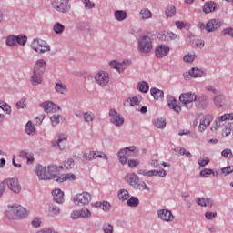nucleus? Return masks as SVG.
Instances as JSON below:
<instances>
[{
  "label": "nucleus",
  "mask_w": 233,
  "mask_h": 233,
  "mask_svg": "<svg viewBox=\"0 0 233 233\" xmlns=\"http://www.w3.org/2000/svg\"><path fill=\"white\" fill-rule=\"evenodd\" d=\"M228 121H233V113H227L217 117L211 126V130L215 131L218 130V128L224 127L222 129V136L228 137L233 131V122L228 123Z\"/></svg>",
  "instance_id": "1"
},
{
  "label": "nucleus",
  "mask_w": 233,
  "mask_h": 233,
  "mask_svg": "<svg viewBox=\"0 0 233 233\" xmlns=\"http://www.w3.org/2000/svg\"><path fill=\"white\" fill-rule=\"evenodd\" d=\"M8 219H23L26 218V208L20 205L9 206V209L5 212Z\"/></svg>",
  "instance_id": "2"
},
{
  "label": "nucleus",
  "mask_w": 233,
  "mask_h": 233,
  "mask_svg": "<svg viewBox=\"0 0 233 233\" xmlns=\"http://www.w3.org/2000/svg\"><path fill=\"white\" fill-rule=\"evenodd\" d=\"M179 101L187 110H192L194 103L198 101V95L192 92L183 93L179 96Z\"/></svg>",
  "instance_id": "3"
},
{
  "label": "nucleus",
  "mask_w": 233,
  "mask_h": 233,
  "mask_svg": "<svg viewBox=\"0 0 233 233\" xmlns=\"http://www.w3.org/2000/svg\"><path fill=\"white\" fill-rule=\"evenodd\" d=\"M90 201H92V195L86 191L78 193L74 197V203L77 207H86V205L90 204Z\"/></svg>",
  "instance_id": "4"
},
{
  "label": "nucleus",
  "mask_w": 233,
  "mask_h": 233,
  "mask_svg": "<svg viewBox=\"0 0 233 233\" xmlns=\"http://www.w3.org/2000/svg\"><path fill=\"white\" fill-rule=\"evenodd\" d=\"M31 47L35 52L38 54H45V52H50V46L44 40L35 39L31 43Z\"/></svg>",
  "instance_id": "5"
},
{
  "label": "nucleus",
  "mask_w": 233,
  "mask_h": 233,
  "mask_svg": "<svg viewBox=\"0 0 233 233\" xmlns=\"http://www.w3.org/2000/svg\"><path fill=\"white\" fill-rule=\"evenodd\" d=\"M136 147H126L118 152V157L121 165H127L128 157L136 156Z\"/></svg>",
  "instance_id": "6"
},
{
  "label": "nucleus",
  "mask_w": 233,
  "mask_h": 233,
  "mask_svg": "<svg viewBox=\"0 0 233 233\" xmlns=\"http://www.w3.org/2000/svg\"><path fill=\"white\" fill-rule=\"evenodd\" d=\"M152 39L149 36H142L138 40V50L140 52H144L145 54H147V52H150L152 50Z\"/></svg>",
  "instance_id": "7"
},
{
  "label": "nucleus",
  "mask_w": 233,
  "mask_h": 233,
  "mask_svg": "<svg viewBox=\"0 0 233 233\" xmlns=\"http://www.w3.org/2000/svg\"><path fill=\"white\" fill-rule=\"evenodd\" d=\"M95 81L99 86H106L110 81V76H108V73L105 71H98L95 75Z\"/></svg>",
  "instance_id": "8"
},
{
  "label": "nucleus",
  "mask_w": 233,
  "mask_h": 233,
  "mask_svg": "<svg viewBox=\"0 0 233 233\" xmlns=\"http://www.w3.org/2000/svg\"><path fill=\"white\" fill-rule=\"evenodd\" d=\"M63 170V166L57 167L55 165H51L47 167V176H50L48 177V180L53 179V181H56V183H59V179L61 176H57L58 172H61Z\"/></svg>",
  "instance_id": "9"
},
{
  "label": "nucleus",
  "mask_w": 233,
  "mask_h": 233,
  "mask_svg": "<svg viewBox=\"0 0 233 233\" xmlns=\"http://www.w3.org/2000/svg\"><path fill=\"white\" fill-rule=\"evenodd\" d=\"M4 183H5V187H8V188L15 192V194H19L21 192V185H19V180L17 178H8L4 180Z\"/></svg>",
  "instance_id": "10"
},
{
  "label": "nucleus",
  "mask_w": 233,
  "mask_h": 233,
  "mask_svg": "<svg viewBox=\"0 0 233 233\" xmlns=\"http://www.w3.org/2000/svg\"><path fill=\"white\" fill-rule=\"evenodd\" d=\"M52 6L57 12H62V14H65V12H68L70 10V4L68 3V0H61L60 2H52Z\"/></svg>",
  "instance_id": "11"
},
{
  "label": "nucleus",
  "mask_w": 233,
  "mask_h": 233,
  "mask_svg": "<svg viewBox=\"0 0 233 233\" xmlns=\"http://www.w3.org/2000/svg\"><path fill=\"white\" fill-rule=\"evenodd\" d=\"M137 174L140 176H147V177H152L154 176H159V177H165L167 176V171L165 169L157 170H150L147 171V169H139Z\"/></svg>",
  "instance_id": "12"
},
{
  "label": "nucleus",
  "mask_w": 233,
  "mask_h": 233,
  "mask_svg": "<svg viewBox=\"0 0 233 233\" xmlns=\"http://www.w3.org/2000/svg\"><path fill=\"white\" fill-rule=\"evenodd\" d=\"M109 116L111 123L116 127H121L125 123V119L115 109H110Z\"/></svg>",
  "instance_id": "13"
},
{
  "label": "nucleus",
  "mask_w": 233,
  "mask_h": 233,
  "mask_svg": "<svg viewBox=\"0 0 233 233\" xmlns=\"http://www.w3.org/2000/svg\"><path fill=\"white\" fill-rule=\"evenodd\" d=\"M167 103L171 110H174V112H176L177 114H179L181 112V106H179V102H177V100H176L173 96L169 95L167 96Z\"/></svg>",
  "instance_id": "14"
},
{
  "label": "nucleus",
  "mask_w": 233,
  "mask_h": 233,
  "mask_svg": "<svg viewBox=\"0 0 233 233\" xmlns=\"http://www.w3.org/2000/svg\"><path fill=\"white\" fill-rule=\"evenodd\" d=\"M128 65H130V60H125L122 63H118L117 61L113 60L109 63V66H111V68H115V70H117L119 74H121V72L126 70Z\"/></svg>",
  "instance_id": "15"
},
{
  "label": "nucleus",
  "mask_w": 233,
  "mask_h": 233,
  "mask_svg": "<svg viewBox=\"0 0 233 233\" xmlns=\"http://www.w3.org/2000/svg\"><path fill=\"white\" fill-rule=\"evenodd\" d=\"M221 21L218 19H211L206 24V32H216L218 28H221Z\"/></svg>",
  "instance_id": "16"
},
{
  "label": "nucleus",
  "mask_w": 233,
  "mask_h": 233,
  "mask_svg": "<svg viewBox=\"0 0 233 233\" xmlns=\"http://www.w3.org/2000/svg\"><path fill=\"white\" fill-rule=\"evenodd\" d=\"M125 181L130 185V187H133V188H137V184L139 183V177L136 175V173H128L125 177Z\"/></svg>",
  "instance_id": "17"
},
{
  "label": "nucleus",
  "mask_w": 233,
  "mask_h": 233,
  "mask_svg": "<svg viewBox=\"0 0 233 233\" xmlns=\"http://www.w3.org/2000/svg\"><path fill=\"white\" fill-rule=\"evenodd\" d=\"M35 174L40 180L46 181L50 177V175H48V171L46 167H44L42 166H37L35 168Z\"/></svg>",
  "instance_id": "18"
},
{
  "label": "nucleus",
  "mask_w": 233,
  "mask_h": 233,
  "mask_svg": "<svg viewBox=\"0 0 233 233\" xmlns=\"http://www.w3.org/2000/svg\"><path fill=\"white\" fill-rule=\"evenodd\" d=\"M158 218L162 219V221L170 222L174 219V215H172V211L168 209H160L158 210Z\"/></svg>",
  "instance_id": "19"
},
{
  "label": "nucleus",
  "mask_w": 233,
  "mask_h": 233,
  "mask_svg": "<svg viewBox=\"0 0 233 233\" xmlns=\"http://www.w3.org/2000/svg\"><path fill=\"white\" fill-rule=\"evenodd\" d=\"M211 122H212L211 116H209V115L204 116L200 120V124L198 126V130L200 132H205V130H207V127H209Z\"/></svg>",
  "instance_id": "20"
},
{
  "label": "nucleus",
  "mask_w": 233,
  "mask_h": 233,
  "mask_svg": "<svg viewBox=\"0 0 233 233\" xmlns=\"http://www.w3.org/2000/svg\"><path fill=\"white\" fill-rule=\"evenodd\" d=\"M40 106H42V108H44L45 112H57V110H61V108L59 107V106L52 103V102H45L43 104L40 105Z\"/></svg>",
  "instance_id": "21"
},
{
  "label": "nucleus",
  "mask_w": 233,
  "mask_h": 233,
  "mask_svg": "<svg viewBox=\"0 0 233 233\" xmlns=\"http://www.w3.org/2000/svg\"><path fill=\"white\" fill-rule=\"evenodd\" d=\"M170 52V47L165 45H160L156 48L155 54L157 57H165Z\"/></svg>",
  "instance_id": "22"
},
{
  "label": "nucleus",
  "mask_w": 233,
  "mask_h": 233,
  "mask_svg": "<svg viewBox=\"0 0 233 233\" xmlns=\"http://www.w3.org/2000/svg\"><path fill=\"white\" fill-rule=\"evenodd\" d=\"M187 76H191V77H204L205 73L199 68L193 67L188 73L184 74L185 79H188Z\"/></svg>",
  "instance_id": "23"
},
{
  "label": "nucleus",
  "mask_w": 233,
  "mask_h": 233,
  "mask_svg": "<svg viewBox=\"0 0 233 233\" xmlns=\"http://www.w3.org/2000/svg\"><path fill=\"white\" fill-rule=\"evenodd\" d=\"M46 62L43 59L38 60L34 67V74H43L45 72V66Z\"/></svg>",
  "instance_id": "24"
},
{
  "label": "nucleus",
  "mask_w": 233,
  "mask_h": 233,
  "mask_svg": "<svg viewBox=\"0 0 233 233\" xmlns=\"http://www.w3.org/2000/svg\"><path fill=\"white\" fill-rule=\"evenodd\" d=\"M52 195L54 201H56V203H63V201H65V194L60 189H55L52 192Z\"/></svg>",
  "instance_id": "25"
},
{
  "label": "nucleus",
  "mask_w": 233,
  "mask_h": 233,
  "mask_svg": "<svg viewBox=\"0 0 233 233\" xmlns=\"http://www.w3.org/2000/svg\"><path fill=\"white\" fill-rule=\"evenodd\" d=\"M19 157L22 159H27V165H32V163H34V155L28 151H20Z\"/></svg>",
  "instance_id": "26"
},
{
  "label": "nucleus",
  "mask_w": 233,
  "mask_h": 233,
  "mask_svg": "<svg viewBox=\"0 0 233 233\" xmlns=\"http://www.w3.org/2000/svg\"><path fill=\"white\" fill-rule=\"evenodd\" d=\"M150 93L156 101H161L165 97V93L157 88H151Z\"/></svg>",
  "instance_id": "27"
},
{
  "label": "nucleus",
  "mask_w": 233,
  "mask_h": 233,
  "mask_svg": "<svg viewBox=\"0 0 233 233\" xmlns=\"http://www.w3.org/2000/svg\"><path fill=\"white\" fill-rule=\"evenodd\" d=\"M67 137L66 134H61L58 136V141L53 144V147L55 148H60V150H65V145L61 146L62 141H66Z\"/></svg>",
  "instance_id": "28"
},
{
  "label": "nucleus",
  "mask_w": 233,
  "mask_h": 233,
  "mask_svg": "<svg viewBox=\"0 0 233 233\" xmlns=\"http://www.w3.org/2000/svg\"><path fill=\"white\" fill-rule=\"evenodd\" d=\"M65 181H76V176L73 173L61 175L58 183H65Z\"/></svg>",
  "instance_id": "29"
},
{
  "label": "nucleus",
  "mask_w": 233,
  "mask_h": 233,
  "mask_svg": "<svg viewBox=\"0 0 233 233\" xmlns=\"http://www.w3.org/2000/svg\"><path fill=\"white\" fill-rule=\"evenodd\" d=\"M214 10H216V3L214 2L206 3L203 6L204 14H211Z\"/></svg>",
  "instance_id": "30"
},
{
  "label": "nucleus",
  "mask_w": 233,
  "mask_h": 233,
  "mask_svg": "<svg viewBox=\"0 0 233 233\" xmlns=\"http://www.w3.org/2000/svg\"><path fill=\"white\" fill-rule=\"evenodd\" d=\"M197 203L200 207H210V208H212V206L214 205L212 203V200H210V198H198Z\"/></svg>",
  "instance_id": "31"
},
{
  "label": "nucleus",
  "mask_w": 233,
  "mask_h": 233,
  "mask_svg": "<svg viewBox=\"0 0 233 233\" xmlns=\"http://www.w3.org/2000/svg\"><path fill=\"white\" fill-rule=\"evenodd\" d=\"M136 105H139V98H137V96H134L132 98H127L124 102L125 106H136Z\"/></svg>",
  "instance_id": "32"
},
{
  "label": "nucleus",
  "mask_w": 233,
  "mask_h": 233,
  "mask_svg": "<svg viewBox=\"0 0 233 233\" xmlns=\"http://www.w3.org/2000/svg\"><path fill=\"white\" fill-rule=\"evenodd\" d=\"M118 198L120 201H127L130 198V193L126 189H120L118 191Z\"/></svg>",
  "instance_id": "33"
},
{
  "label": "nucleus",
  "mask_w": 233,
  "mask_h": 233,
  "mask_svg": "<svg viewBox=\"0 0 233 233\" xmlns=\"http://www.w3.org/2000/svg\"><path fill=\"white\" fill-rule=\"evenodd\" d=\"M20 38H17L15 35H9L6 38V45L7 46H15L17 45V40Z\"/></svg>",
  "instance_id": "34"
},
{
  "label": "nucleus",
  "mask_w": 233,
  "mask_h": 233,
  "mask_svg": "<svg viewBox=\"0 0 233 233\" xmlns=\"http://www.w3.org/2000/svg\"><path fill=\"white\" fill-rule=\"evenodd\" d=\"M140 19H150L152 17V12L148 9H142L139 13Z\"/></svg>",
  "instance_id": "35"
},
{
  "label": "nucleus",
  "mask_w": 233,
  "mask_h": 233,
  "mask_svg": "<svg viewBox=\"0 0 233 233\" xmlns=\"http://www.w3.org/2000/svg\"><path fill=\"white\" fill-rule=\"evenodd\" d=\"M53 30L55 34H63V32H65V25L59 22H56L53 26Z\"/></svg>",
  "instance_id": "36"
},
{
  "label": "nucleus",
  "mask_w": 233,
  "mask_h": 233,
  "mask_svg": "<svg viewBox=\"0 0 233 233\" xmlns=\"http://www.w3.org/2000/svg\"><path fill=\"white\" fill-rule=\"evenodd\" d=\"M214 103H215L216 106H218V108H221V106H223V105L225 103V97L223 96H217L214 98Z\"/></svg>",
  "instance_id": "37"
},
{
  "label": "nucleus",
  "mask_w": 233,
  "mask_h": 233,
  "mask_svg": "<svg viewBox=\"0 0 233 233\" xmlns=\"http://www.w3.org/2000/svg\"><path fill=\"white\" fill-rule=\"evenodd\" d=\"M47 212L49 216H57V214L60 212V209L57 206H49L47 208Z\"/></svg>",
  "instance_id": "38"
},
{
  "label": "nucleus",
  "mask_w": 233,
  "mask_h": 233,
  "mask_svg": "<svg viewBox=\"0 0 233 233\" xmlns=\"http://www.w3.org/2000/svg\"><path fill=\"white\" fill-rule=\"evenodd\" d=\"M115 17L117 21H125L127 19V12L125 11H116Z\"/></svg>",
  "instance_id": "39"
},
{
  "label": "nucleus",
  "mask_w": 233,
  "mask_h": 233,
  "mask_svg": "<svg viewBox=\"0 0 233 233\" xmlns=\"http://www.w3.org/2000/svg\"><path fill=\"white\" fill-rule=\"evenodd\" d=\"M25 132L26 134L30 135V134H35V126H34V124H32V122H27L26 126H25Z\"/></svg>",
  "instance_id": "40"
},
{
  "label": "nucleus",
  "mask_w": 233,
  "mask_h": 233,
  "mask_svg": "<svg viewBox=\"0 0 233 233\" xmlns=\"http://www.w3.org/2000/svg\"><path fill=\"white\" fill-rule=\"evenodd\" d=\"M137 88L140 92H143L144 94H146V92H148V84L147 82H140L137 85Z\"/></svg>",
  "instance_id": "41"
},
{
  "label": "nucleus",
  "mask_w": 233,
  "mask_h": 233,
  "mask_svg": "<svg viewBox=\"0 0 233 233\" xmlns=\"http://www.w3.org/2000/svg\"><path fill=\"white\" fill-rule=\"evenodd\" d=\"M166 15L167 17H173L176 15V7L174 5H169L166 9Z\"/></svg>",
  "instance_id": "42"
},
{
  "label": "nucleus",
  "mask_w": 233,
  "mask_h": 233,
  "mask_svg": "<svg viewBox=\"0 0 233 233\" xmlns=\"http://www.w3.org/2000/svg\"><path fill=\"white\" fill-rule=\"evenodd\" d=\"M154 125L157 128H165L167 122L163 118H158L155 120Z\"/></svg>",
  "instance_id": "43"
},
{
  "label": "nucleus",
  "mask_w": 233,
  "mask_h": 233,
  "mask_svg": "<svg viewBox=\"0 0 233 233\" xmlns=\"http://www.w3.org/2000/svg\"><path fill=\"white\" fill-rule=\"evenodd\" d=\"M96 154V151H90L85 154L84 157L86 159V161H92V159H96L97 157Z\"/></svg>",
  "instance_id": "44"
},
{
  "label": "nucleus",
  "mask_w": 233,
  "mask_h": 233,
  "mask_svg": "<svg viewBox=\"0 0 233 233\" xmlns=\"http://www.w3.org/2000/svg\"><path fill=\"white\" fill-rule=\"evenodd\" d=\"M16 44L17 45H22V46H25V45H26V42L28 41V38L25 35H19L18 36H16Z\"/></svg>",
  "instance_id": "45"
},
{
  "label": "nucleus",
  "mask_w": 233,
  "mask_h": 233,
  "mask_svg": "<svg viewBox=\"0 0 233 233\" xmlns=\"http://www.w3.org/2000/svg\"><path fill=\"white\" fill-rule=\"evenodd\" d=\"M55 90L58 92V94H63L66 92V86L63 85V83H58L56 85Z\"/></svg>",
  "instance_id": "46"
},
{
  "label": "nucleus",
  "mask_w": 233,
  "mask_h": 233,
  "mask_svg": "<svg viewBox=\"0 0 233 233\" xmlns=\"http://www.w3.org/2000/svg\"><path fill=\"white\" fill-rule=\"evenodd\" d=\"M41 74L42 73H38V74L34 73V75L32 76L33 85H39L41 83V79H42Z\"/></svg>",
  "instance_id": "47"
},
{
  "label": "nucleus",
  "mask_w": 233,
  "mask_h": 233,
  "mask_svg": "<svg viewBox=\"0 0 233 233\" xmlns=\"http://www.w3.org/2000/svg\"><path fill=\"white\" fill-rule=\"evenodd\" d=\"M128 207H137L139 205V199L136 197H131L130 199L127 200Z\"/></svg>",
  "instance_id": "48"
},
{
  "label": "nucleus",
  "mask_w": 233,
  "mask_h": 233,
  "mask_svg": "<svg viewBox=\"0 0 233 233\" xmlns=\"http://www.w3.org/2000/svg\"><path fill=\"white\" fill-rule=\"evenodd\" d=\"M84 120L86 123H90V121H94V113L92 112H86L83 114Z\"/></svg>",
  "instance_id": "49"
},
{
  "label": "nucleus",
  "mask_w": 233,
  "mask_h": 233,
  "mask_svg": "<svg viewBox=\"0 0 233 233\" xmlns=\"http://www.w3.org/2000/svg\"><path fill=\"white\" fill-rule=\"evenodd\" d=\"M0 108H2V110H4V112H6V114H10V112H12V107H10V106H8L6 102L1 101Z\"/></svg>",
  "instance_id": "50"
},
{
  "label": "nucleus",
  "mask_w": 233,
  "mask_h": 233,
  "mask_svg": "<svg viewBox=\"0 0 233 233\" xmlns=\"http://www.w3.org/2000/svg\"><path fill=\"white\" fill-rule=\"evenodd\" d=\"M195 103H198V106L199 105H205V103H207V96H205V95L197 96V100L195 101Z\"/></svg>",
  "instance_id": "51"
},
{
  "label": "nucleus",
  "mask_w": 233,
  "mask_h": 233,
  "mask_svg": "<svg viewBox=\"0 0 233 233\" xmlns=\"http://www.w3.org/2000/svg\"><path fill=\"white\" fill-rule=\"evenodd\" d=\"M74 160L69 158L64 162V168H66V170H70V168H74Z\"/></svg>",
  "instance_id": "52"
},
{
  "label": "nucleus",
  "mask_w": 233,
  "mask_h": 233,
  "mask_svg": "<svg viewBox=\"0 0 233 233\" xmlns=\"http://www.w3.org/2000/svg\"><path fill=\"white\" fill-rule=\"evenodd\" d=\"M104 233H114V227L108 223L103 225Z\"/></svg>",
  "instance_id": "53"
},
{
  "label": "nucleus",
  "mask_w": 233,
  "mask_h": 233,
  "mask_svg": "<svg viewBox=\"0 0 233 233\" xmlns=\"http://www.w3.org/2000/svg\"><path fill=\"white\" fill-rule=\"evenodd\" d=\"M50 119L53 127H57V125H59V115H53Z\"/></svg>",
  "instance_id": "54"
},
{
  "label": "nucleus",
  "mask_w": 233,
  "mask_h": 233,
  "mask_svg": "<svg viewBox=\"0 0 233 233\" xmlns=\"http://www.w3.org/2000/svg\"><path fill=\"white\" fill-rule=\"evenodd\" d=\"M128 167L129 168H136V167L139 166V160L137 159H130L128 160Z\"/></svg>",
  "instance_id": "55"
},
{
  "label": "nucleus",
  "mask_w": 233,
  "mask_h": 233,
  "mask_svg": "<svg viewBox=\"0 0 233 233\" xmlns=\"http://www.w3.org/2000/svg\"><path fill=\"white\" fill-rule=\"evenodd\" d=\"M90 216H92V213H90V210L88 209L80 210V218H90Z\"/></svg>",
  "instance_id": "56"
},
{
  "label": "nucleus",
  "mask_w": 233,
  "mask_h": 233,
  "mask_svg": "<svg viewBox=\"0 0 233 233\" xmlns=\"http://www.w3.org/2000/svg\"><path fill=\"white\" fill-rule=\"evenodd\" d=\"M99 207L104 212H108V210H110V204L108 202H103L99 204Z\"/></svg>",
  "instance_id": "57"
},
{
  "label": "nucleus",
  "mask_w": 233,
  "mask_h": 233,
  "mask_svg": "<svg viewBox=\"0 0 233 233\" xmlns=\"http://www.w3.org/2000/svg\"><path fill=\"white\" fill-rule=\"evenodd\" d=\"M209 161L210 160L208 159V157H206V158L198 159V163L199 167H207V165H208Z\"/></svg>",
  "instance_id": "58"
},
{
  "label": "nucleus",
  "mask_w": 233,
  "mask_h": 233,
  "mask_svg": "<svg viewBox=\"0 0 233 233\" xmlns=\"http://www.w3.org/2000/svg\"><path fill=\"white\" fill-rule=\"evenodd\" d=\"M82 3H84L85 7L87 9H91L94 8V6H96V5L92 3L90 0H82Z\"/></svg>",
  "instance_id": "59"
},
{
  "label": "nucleus",
  "mask_w": 233,
  "mask_h": 233,
  "mask_svg": "<svg viewBox=\"0 0 233 233\" xmlns=\"http://www.w3.org/2000/svg\"><path fill=\"white\" fill-rule=\"evenodd\" d=\"M222 157H232V150L231 149H224L221 153Z\"/></svg>",
  "instance_id": "60"
},
{
  "label": "nucleus",
  "mask_w": 233,
  "mask_h": 233,
  "mask_svg": "<svg viewBox=\"0 0 233 233\" xmlns=\"http://www.w3.org/2000/svg\"><path fill=\"white\" fill-rule=\"evenodd\" d=\"M222 173L225 174V176H228V174L233 173V166H229L228 167H223Z\"/></svg>",
  "instance_id": "61"
},
{
  "label": "nucleus",
  "mask_w": 233,
  "mask_h": 233,
  "mask_svg": "<svg viewBox=\"0 0 233 233\" xmlns=\"http://www.w3.org/2000/svg\"><path fill=\"white\" fill-rule=\"evenodd\" d=\"M72 219H79L81 218V211L80 210H74L71 213Z\"/></svg>",
  "instance_id": "62"
},
{
  "label": "nucleus",
  "mask_w": 233,
  "mask_h": 233,
  "mask_svg": "<svg viewBox=\"0 0 233 233\" xmlns=\"http://www.w3.org/2000/svg\"><path fill=\"white\" fill-rule=\"evenodd\" d=\"M17 108H26V99H22L16 103Z\"/></svg>",
  "instance_id": "63"
},
{
  "label": "nucleus",
  "mask_w": 233,
  "mask_h": 233,
  "mask_svg": "<svg viewBox=\"0 0 233 233\" xmlns=\"http://www.w3.org/2000/svg\"><path fill=\"white\" fill-rule=\"evenodd\" d=\"M195 56L194 55H186L185 56H184V61L186 62V63H192V61H194V59H195Z\"/></svg>",
  "instance_id": "64"
}]
</instances>
